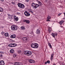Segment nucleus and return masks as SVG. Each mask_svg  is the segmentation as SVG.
<instances>
[{
  "label": "nucleus",
  "instance_id": "nucleus-1",
  "mask_svg": "<svg viewBox=\"0 0 65 65\" xmlns=\"http://www.w3.org/2000/svg\"><path fill=\"white\" fill-rule=\"evenodd\" d=\"M39 45L37 43H34L31 44V47L32 48H37L38 47V46Z\"/></svg>",
  "mask_w": 65,
  "mask_h": 65
},
{
  "label": "nucleus",
  "instance_id": "nucleus-2",
  "mask_svg": "<svg viewBox=\"0 0 65 65\" xmlns=\"http://www.w3.org/2000/svg\"><path fill=\"white\" fill-rule=\"evenodd\" d=\"M24 54L27 56H30L32 55V52L30 51H25L24 52Z\"/></svg>",
  "mask_w": 65,
  "mask_h": 65
},
{
  "label": "nucleus",
  "instance_id": "nucleus-3",
  "mask_svg": "<svg viewBox=\"0 0 65 65\" xmlns=\"http://www.w3.org/2000/svg\"><path fill=\"white\" fill-rule=\"evenodd\" d=\"M18 28L15 25H12L11 26V29L12 31H16L17 30Z\"/></svg>",
  "mask_w": 65,
  "mask_h": 65
},
{
  "label": "nucleus",
  "instance_id": "nucleus-4",
  "mask_svg": "<svg viewBox=\"0 0 65 65\" xmlns=\"http://www.w3.org/2000/svg\"><path fill=\"white\" fill-rule=\"evenodd\" d=\"M18 7L21 8H25V6L24 5L20 3H18Z\"/></svg>",
  "mask_w": 65,
  "mask_h": 65
},
{
  "label": "nucleus",
  "instance_id": "nucleus-5",
  "mask_svg": "<svg viewBox=\"0 0 65 65\" xmlns=\"http://www.w3.org/2000/svg\"><path fill=\"white\" fill-rule=\"evenodd\" d=\"M17 45L15 43H11L9 44L8 45L10 47H15V46H16Z\"/></svg>",
  "mask_w": 65,
  "mask_h": 65
},
{
  "label": "nucleus",
  "instance_id": "nucleus-6",
  "mask_svg": "<svg viewBox=\"0 0 65 65\" xmlns=\"http://www.w3.org/2000/svg\"><path fill=\"white\" fill-rule=\"evenodd\" d=\"M24 14L26 17H29L30 15V13L27 11H25L24 12Z\"/></svg>",
  "mask_w": 65,
  "mask_h": 65
},
{
  "label": "nucleus",
  "instance_id": "nucleus-7",
  "mask_svg": "<svg viewBox=\"0 0 65 65\" xmlns=\"http://www.w3.org/2000/svg\"><path fill=\"white\" fill-rule=\"evenodd\" d=\"M22 40L24 42H28V39L26 37H24L22 39Z\"/></svg>",
  "mask_w": 65,
  "mask_h": 65
},
{
  "label": "nucleus",
  "instance_id": "nucleus-8",
  "mask_svg": "<svg viewBox=\"0 0 65 65\" xmlns=\"http://www.w3.org/2000/svg\"><path fill=\"white\" fill-rule=\"evenodd\" d=\"M14 65H21L22 63L21 62H15L14 63Z\"/></svg>",
  "mask_w": 65,
  "mask_h": 65
},
{
  "label": "nucleus",
  "instance_id": "nucleus-9",
  "mask_svg": "<svg viewBox=\"0 0 65 65\" xmlns=\"http://www.w3.org/2000/svg\"><path fill=\"white\" fill-rule=\"evenodd\" d=\"M23 22H24V23L26 22V23L27 24H29L30 22L29 20H23Z\"/></svg>",
  "mask_w": 65,
  "mask_h": 65
},
{
  "label": "nucleus",
  "instance_id": "nucleus-10",
  "mask_svg": "<svg viewBox=\"0 0 65 65\" xmlns=\"http://www.w3.org/2000/svg\"><path fill=\"white\" fill-rule=\"evenodd\" d=\"M0 65H4V61H0Z\"/></svg>",
  "mask_w": 65,
  "mask_h": 65
},
{
  "label": "nucleus",
  "instance_id": "nucleus-11",
  "mask_svg": "<svg viewBox=\"0 0 65 65\" xmlns=\"http://www.w3.org/2000/svg\"><path fill=\"white\" fill-rule=\"evenodd\" d=\"M29 62L30 63H34L35 61L32 59H30L29 61Z\"/></svg>",
  "mask_w": 65,
  "mask_h": 65
},
{
  "label": "nucleus",
  "instance_id": "nucleus-12",
  "mask_svg": "<svg viewBox=\"0 0 65 65\" xmlns=\"http://www.w3.org/2000/svg\"><path fill=\"white\" fill-rule=\"evenodd\" d=\"M35 6H34V8H35L36 9V8H37V7H38V6H39V5L37 4H35Z\"/></svg>",
  "mask_w": 65,
  "mask_h": 65
},
{
  "label": "nucleus",
  "instance_id": "nucleus-13",
  "mask_svg": "<svg viewBox=\"0 0 65 65\" xmlns=\"http://www.w3.org/2000/svg\"><path fill=\"white\" fill-rule=\"evenodd\" d=\"M16 36L15 35H13L11 36L10 38H15Z\"/></svg>",
  "mask_w": 65,
  "mask_h": 65
},
{
  "label": "nucleus",
  "instance_id": "nucleus-14",
  "mask_svg": "<svg viewBox=\"0 0 65 65\" xmlns=\"http://www.w3.org/2000/svg\"><path fill=\"white\" fill-rule=\"evenodd\" d=\"M14 19L15 21H17L19 20V18H18L16 17V16H14Z\"/></svg>",
  "mask_w": 65,
  "mask_h": 65
},
{
  "label": "nucleus",
  "instance_id": "nucleus-15",
  "mask_svg": "<svg viewBox=\"0 0 65 65\" xmlns=\"http://www.w3.org/2000/svg\"><path fill=\"white\" fill-rule=\"evenodd\" d=\"M36 33L37 34H39L40 33V30H39V29H38L37 30Z\"/></svg>",
  "mask_w": 65,
  "mask_h": 65
},
{
  "label": "nucleus",
  "instance_id": "nucleus-16",
  "mask_svg": "<svg viewBox=\"0 0 65 65\" xmlns=\"http://www.w3.org/2000/svg\"><path fill=\"white\" fill-rule=\"evenodd\" d=\"M54 54H51V60H53V57H54Z\"/></svg>",
  "mask_w": 65,
  "mask_h": 65
},
{
  "label": "nucleus",
  "instance_id": "nucleus-17",
  "mask_svg": "<svg viewBox=\"0 0 65 65\" xmlns=\"http://www.w3.org/2000/svg\"><path fill=\"white\" fill-rule=\"evenodd\" d=\"M4 35L6 37H8L9 36V35L8 34V33H6L4 34Z\"/></svg>",
  "mask_w": 65,
  "mask_h": 65
},
{
  "label": "nucleus",
  "instance_id": "nucleus-18",
  "mask_svg": "<svg viewBox=\"0 0 65 65\" xmlns=\"http://www.w3.org/2000/svg\"><path fill=\"white\" fill-rule=\"evenodd\" d=\"M10 53H11V54H13V53H14V50L13 49H11L10 50Z\"/></svg>",
  "mask_w": 65,
  "mask_h": 65
},
{
  "label": "nucleus",
  "instance_id": "nucleus-19",
  "mask_svg": "<svg viewBox=\"0 0 65 65\" xmlns=\"http://www.w3.org/2000/svg\"><path fill=\"white\" fill-rule=\"evenodd\" d=\"M15 2L14 0H13L11 2V3H12V4H13V5H15Z\"/></svg>",
  "mask_w": 65,
  "mask_h": 65
},
{
  "label": "nucleus",
  "instance_id": "nucleus-20",
  "mask_svg": "<svg viewBox=\"0 0 65 65\" xmlns=\"http://www.w3.org/2000/svg\"><path fill=\"white\" fill-rule=\"evenodd\" d=\"M64 22V21L63 20H62L60 21L59 24H60V25H62V24H63Z\"/></svg>",
  "mask_w": 65,
  "mask_h": 65
},
{
  "label": "nucleus",
  "instance_id": "nucleus-21",
  "mask_svg": "<svg viewBox=\"0 0 65 65\" xmlns=\"http://www.w3.org/2000/svg\"><path fill=\"white\" fill-rule=\"evenodd\" d=\"M35 4L34 3H33L31 4V7H33L34 8V7L35 6Z\"/></svg>",
  "mask_w": 65,
  "mask_h": 65
},
{
  "label": "nucleus",
  "instance_id": "nucleus-22",
  "mask_svg": "<svg viewBox=\"0 0 65 65\" xmlns=\"http://www.w3.org/2000/svg\"><path fill=\"white\" fill-rule=\"evenodd\" d=\"M3 9L2 8H0V12H3Z\"/></svg>",
  "mask_w": 65,
  "mask_h": 65
},
{
  "label": "nucleus",
  "instance_id": "nucleus-23",
  "mask_svg": "<svg viewBox=\"0 0 65 65\" xmlns=\"http://www.w3.org/2000/svg\"><path fill=\"white\" fill-rule=\"evenodd\" d=\"M48 46H50V47L51 48H52V46L51 44V43H48Z\"/></svg>",
  "mask_w": 65,
  "mask_h": 65
},
{
  "label": "nucleus",
  "instance_id": "nucleus-24",
  "mask_svg": "<svg viewBox=\"0 0 65 65\" xmlns=\"http://www.w3.org/2000/svg\"><path fill=\"white\" fill-rule=\"evenodd\" d=\"M51 18V17L49 16H48V17L47 18V20H50Z\"/></svg>",
  "mask_w": 65,
  "mask_h": 65
},
{
  "label": "nucleus",
  "instance_id": "nucleus-25",
  "mask_svg": "<svg viewBox=\"0 0 65 65\" xmlns=\"http://www.w3.org/2000/svg\"><path fill=\"white\" fill-rule=\"evenodd\" d=\"M21 29L22 30H24V29H25V28L23 26H22L21 27Z\"/></svg>",
  "mask_w": 65,
  "mask_h": 65
},
{
  "label": "nucleus",
  "instance_id": "nucleus-26",
  "mask_svg": "<svg viewBox=\"0 0 65 65\" xmlns=\"http://www.w3.org/2000/svg\"><path fill=\"white\" fill-rule=\"evenodd\" d=\"M48 31H49V32H51V28L50 27H49L48 28Z\"/></svg>",
  "mask_w": 65,
  "mask_h": 65
},
{
  "label": "nucleus",
  "instance_id": "nucleus-27",
  "mask_svg": "<svg viewBox=\"0 0 65 65\" xmlns=\"http://www.w3.org/2000/svg\"><path fill=\"white\" fill-rule=\"evenodd\" d=\"M52 36H53V37L54 38H55V34L54 33H52Z\"/></svg>",
  "mask_w": 65,
  "mask_h": 65
},
{
  "label": "nucleus",
  "instance_id": "nucleus-28",
  "mask_svg": "<svg viewBox=\"0 0 65 65\" xmlns=\"http://www.w3.org/2000/svg\"><path fill=\"white\" fill-rule=\"evenodd\" d=\"M9 18L10 19H11V20H12V15L10 17H9Z\"/></svg>",
  "mask_w": 65,
  "mask_h": 65
},
{
  "label": "nucleus",
  "instance_id": "nucleus-29",
  "mask_svg": "<svg viewBox=\"0 0 65 65\" xmlns=\"http://www.w3.org/2000/svg\"><path fill=\"white\" fill-rule=\"evenodd\" d=\"M17 56V55L15 54H14L13 55V57L14 58H15Z\"/></svg>",
  "mask_w": 65,
  "mask_h": 65
},
{
  "label": "nucleus",
  "instance_id": "nucleus-30",
  "mask_svg": "<svg viewBox=\"0 0 65 65\" xmlns=\"http://www.w3.org/2000/svg\"><path fill=\"white\" fill-rule=\"evenodd\" d=\"M29 12L31 13H33V12L32 11V10H29Z\"/></svg>",
  "mask_w": 65,
  "mask_h": 65
},
{
  "label": "nucleus",
  "instance_id": "nucleus-31",
  "mask_svg": "<svg viewBox=\"0 0 65 65\" xmlns=\"http://www.w3.org/2000/svg\"><path fill=\"white\" fill-rule=\"evenodd\" d=\"M57 36V35H58V34L57 33H54V36Z\"/></svg>",
  "mask_w": 65,
  "mask_h": 65
},
{
  "label": "nucleus",
  "instance_id": "nucleus-32",
  "mask_svg": "<svg viewBox=\"0 0 65 65\" xmlns=\"http://www.w3.org/2000/svg\"><path fill=\"white\" fill-rule=\"evenodd\" d=\"M4 33H5V32L3 31L1 32V34H2V35H3Z\"/></svg>",
  "mask_w": 65,
  "mask_h": 65
},
{
  "label": "nucleus",
  "instance_id": "nucleus-33",
  "mask_svg": "<svg viewBox=\"0 0 65 65\" xmlns=\"http://www.w3.org/2000/svg\"><path fill=\"white\" fill-rule=\"evenodd\" d=\"M47 63H48V64H50V61H49V60H48L47 61Z\"/></svg>",
  "mask_w": 65,
  "mask_h": 65
},
{
  "label": "nucleus",
  "instance_id": "nucleus-34",
  "mask_svg": "<svg viewBox=\"0 0 65 65\" xmlns=\"http://www.w3.org/2000/svg\"><path fill=\"white\" fill-rule=\"evenodd\" d=\"M18 54H20L21 53V51H19L18 52Z\"/></svg>",
  "mask_w": 65,
  "mask_h": 65
},
{
  "label": "nucleus",
  "instance_id": "nucleus-35",
  "mask_svg": "<svg viewBox=\"0 0 65 65\" xmlns=\"http://www.w3.org/2000/svg\"><path fill=\"white\" fill-rule=\"evenodd\" d=\"M7 14L8 15V17H10L12 15H11L8 14Z\"/></svg>",
  "mask_w": 65,
  "mask_h": 65
},
{
  "label": "nucleus",
  "instance_id": "nucleus-36",
  "mask_svg": "<svg viewBox=\"0 0 65 65\" xmlns=\"http://www.w3.org/2000/svg\"><path fill=\"white\" fill-rule=\"evenodd\" d=\"M39 4H40V5H41V3L40 1L39 2Z\"/></svg>",
  "mask_w": 65,
  "mask_h": 65
},
{
  "label": "nucleus",
  "instance_id": "nucleus-37",
  "mask_svg": "<svg viewBox=\"0 0 65 65\" xmlns=\"http://www.w3.org/2000/svg\"><path fill=\"white\" fill-rule=\"evenodd\" d=\"M29 1H30L29 0H26V1L27 2H29Z\"/></svg>",
  "mask_w": 65,
  "mask_h": 65
},
{
  "label": "nucleus",
  "instance_id": "nucleus-38",
  "mask_svg": "<svg viewBox=\"0 0 65 65\" xmlns=\"http://www.w3.org/2000/svg\"><path fill=\"white\" fill-rule=\"evenodd\" d=\"M62 14L61 13H60L58 14V15H61V14Z\"/></svg>",
  "mask_w": 65,
  "mask_h": 65
},
{
  "label": "nucleus",
  "instance_id": "nucleus-39",
  "mask_svg": "<svg viewBox=\"0 0 65 65\" xmlns=\"http://www.w3.org/2000/svg\"><path fill=\"white\" fill-rule=\"evenodd\" d=\"M1 1L2 2H3L4 1V0H1Z\"/></svg>",
  "mask_w": 65,
  "mask_h": 65
},
{
  "label": "nucleus",
  "instance_id": "nucleus-40",
  "mask_svg": "<svg viewBox=\"0 0 65 65\" xmlns=\"http://www.w3.org/2000/svg\"><path fill=\"white\" fill-rule=\"evenodd\" d=\"M0 57H2V56H3L2 55H0Z\"/></svg>",
  "mask_w": 65,
  "mask_h": 65
},
{
  "label": "nucleus",
  "instance_id": "nucleus-41",
  "mask_svg": "<svg viewBox=\"0 0 65 65\" xmlns=\"http://www.w3.org/2000/svg\"><path fill=\"white\" fill-rule=\"evenodd\" d=\"M47 22H48V21H50V20H47Z\"/></svg>",
  "mask_w": 65,
  "mask_h": 65
},
{
  "label": "nucleus",
  "instance_id": "nucleus-42",
  "mask_svg": "<svg viewBox=\"0 0 65 65\" xmlns=\"http://www.w3.org/2000/svg\"><path fill=\"white\" fill-rule=\"evenodd\" d=\"M9 40H10V41H11V40H11V39H10Z\"/></svg>",
  "mask_w": 65,
  "mask_h": 65
},
{
  "label": "nucleus",
  "instance_id": "nucleus-43",
  "mask_svg": "<svg viewBox=\"0 0 65 65\" xmlns=\"http://www.w3.org/2000/svg\"><path fill=\"white\" fill-rule=\"evenodd\" d=\"M47 64V62H45V64Z\"/></svg>",
  "mask_w": 65,
  "mask_h": 65
},
{
  "label": "nucleus",
  "instance_id": "nucleus-44",
  "mask_svg": "<svg viewBox=\"0 0 65 65\" xmlns=\"http://www.w3.org/2000/svg\"><path fill=\"white\" fill-rule=\"evenodd\" d=\"M64 15L65 17V12L64 13Z\"/></svg>",
  "mask_w": 65,
  "mask_h": 65
},
{
  "label": "nucleus",
  "instance_id": "nucleus-45",
  "mask_svg": "<svg viewBox=\"0 0 65 65\" xmlns=\"http://www.w3.org/2000/svg\"><path fill=\"white\" fill-rule=\"evenodd\" d=\"M63 20H64V19H65V18H64L63 19Z\"/></svg>",
  "mask_w": 65,
  "mask_h": 65
},
{
  "label": "nucleus",
  "instance_id": "nucleus-46",
  "mask_svg": "<svg viewBox=\"0 0 65 65\" xmlns=\"http://www.w3.org/2000/svg\"><path fill=\"white\" fill-rule=\"evenodd\" d=\"M53 65H56V64H53Z\"/></svg>",
  "mask_w": 65,
  "mask_h": 65
},
{
  "label": "nucleus",
  "instance_id": "nucleus-47",
  "mask_svg": "<svg viewBox=\"0 0 65 65\" xmlns=\"http://www.w3.org/2000/svg\"><path fill=\"white\" fill-rule=\"evenodd\" d=\"M0 52V53H2V52Z\"/></svg>",
  "mask_w": 65,
  "mask_h": 65
},
{
  "label": "nucleus",
  "instance_id": "nucleus-48",
  "mask_svg": "<svg viewBox=\"0 0 65 65\" xmlns=\"http://www.w3.org/2000/svg\"><path fill=\"white\" fill-rule=\"evenodd\" d=\"M61 32V31H59V32Z\"/></svg>",
  "mask_w": 65,
  "mask_h": 65
},
{
  "label": "nucleus",
  "instance_id": "nucleus-49",
  "mask_svg": "<svg viewBox=\"0 0 65 65\" xmlns=\"http://www.w3.org/2000/svg\"><path fill=\"white\" fill-rule=\"evenodd\" d=\"M62 65H64L63 64H62Z\"/></svg>",
  "mask_w": 65,
  "mask_h": 65
}]
</instances>
